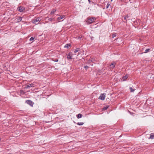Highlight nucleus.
I'll return each mask as SVG.
<instances>
[{
    "label": "nucleus",
    "mask_w": 154,
    "mask_h": 154,
    "mask_svg": "<svg viewBox=\"0 0 154 154\" xmlns=\"http://www.w3.org/2000/svg\"><path fill=\"white\" fill-rule=\"evenodd\" d=\"M55 61H56V62H57V61H58V60H56Z\"/></svg>",
    "instance_id": "30"
},
{
    "label": "nucleus",
    "mask_w": 154,
    "mask_h": 154,
    "mask_svg": "<svg viewBox=\"0 0 154 154\" xmlns=\"http://www.w3.org/2000/svg\"><path fill=\"white\" fill-rule=\"evenodd\" d=\"M127 75H125V76H123V77H127Z\"/></svg>",
    "instance_id": "28"
},
{
    "label": "nucleus",
    "mask_w": 154,
    "mask_h": 154,
    "mask_svg": "<svg viewBox=\"0 0 154 154\" xmlns=\"http://www.w3.org/2000/svg\"><path fill=\"white\" fill-rule=\"evenodd\" d=\"M34 84H29L28 85H27L26 86V87L25 88H29L33 86Z\"/></svg>",
    "instance_id": "9"
},
{
    "label": "nucleus",
    "mask_w": 154,
    "mask_h": 154,
    "mask_svg": "<svg viewBox=\"0 0 154 154\" xmlns=\"http://www.w3.org/2000/svg\"><path fill=\"white\" fill-rule=\"evenodd\" d=\"M110 4L108 3L106 5V8H108L109 6H110Z\"/></svg>",
    "instance_id": "22"
},
{
    "label": "nucleus",
    "mask_w": 154,
    "mask_h": 154,
    "mask_svg": "<svg viewBox=\"0 0 154 154\" xmlns=\"http://www.w3.org/2000/svg\"><path fill=\"white\" fill-rule=\"evenodd\" d=\"M41 17H39L36 18L35 19H32V23L34 24H37L36 23L40 21L41 20ZM38 23H37V24H38Z\"/></svg>",
    "instance_id": "1"
},
{
    "label": "nucleus",
    "mask_w": 154,
    "mask_h": 154,
    "mask_svg": "<svg viewBox=\"0 0 154 154\" xmlns=\"http://www.w3.org/2000/svg\"><path fill=\"white\" fill-rule=\"evenodd\" d=\"M21 91H22L23 92V90H21L20 91V92H21Z\"/></svg>",
    "instance_id": "29"
},
{
    "label": "nucleus",
    "mask_w": 154,
    "mask_h": 154,
    "mask_svg": "<svg viewBox=\"0 0 154 154\" xmlns=\"http://www.w3.org/2000/svg\"><path fill=\"white\" fill-rule=\"evenodd\" d=\"M22 18L21 17H17L16 19V21L17 23H19L22 21Z\"/></svg>",
    "instance_id": "7"
},
{
    "label": "nucleus",
    "mask_w": 154,
    "mask_h": 154,
    "mask_svg": "<svg viewBox=\"0 0 154 154\" xmlns=\"http://www.w3.org/2000/svg\"><path fill=\"white\" fill-rule=\"evenodd\" d=\"M116 33H114L112 34V38H113L114 37H116Z\"/></svg>",
    "instance_id": "24"
},
{
    "label": "nucleus",
    "mask_w": 154,
    "mask_h": 154,
    "mask_svg": "<svg viewBox=\"0 0 154 154\" xmlns=\"http://www.w3.org/2000/svg\"><path fill=\"white\" fill-rule=\"evenodd\" d=\"M116 79L115 78L114 79L115 80H116V79Z\"/></svg>",
    "instance_id": "33"
},
{
    "label": "nucleus",
    "mask_w": 154,
    "mask_h": 154,
    "mask_svg": "<svg viewBox=\"0 0 154 154\" xmlns=\"http://www.w3.org/2000/svg\"><path fill=\"white\" fill-rule=\"evenodd\" d=\"M48 20L49 21H54V18L52 17V18H48Z\"/></svg>",
    "instance_id": "17"
},
{
    "label": "nucleus",
    "mask_w": 154,
    "mask_h": 154,
    "mask_svg": "<svg viewBox=\"0 0 154 154\" xmlns=\"http://www.w3.org/2000/svg\"><path fill=\"white\" fill-rule=\"evenodd\" d=\"M72 54L71 52L69 53L67 55V59L68 60H71L72 59Z\"/></svg>",
    "instance_id": "6"
},
{
    "label": "nucleus",
    "mask_w": 154,
    "mask_h": 154,
    "mask_svg": "<svg viewBox=\"0 0 154 154\" xmlns=\"http://www.w3.org/2000/svg\"><path fill=\"white\" fill-rule=\"evenodd\" d=\"M81 38H82V37H79V38H80V39H81Z\"/></svg>",
    "instance_id": "32"
},
{
    "label": "nucleus",
    "mask_w": 154,
    "mask_h": 154,
    "mask_svg": "<svg viewBox=\"0 0 154 154\" xmlns=\"http://www.w3.org/2000/svg\"><path fill=\"white\" fill-rule=\"evenodd\" d=\"M76 117L78 119H79L82 117V115L81 114L79 113L77 115Z\"/></svg>",
    "instance_id": "10"
},
{
    "label": "nucleus",
    "mask_w": 154,
    "mask_h": 154,
    "mask_svg": "<svg viewBox=\"0 0 154 154\" xmlns=\"http://www.w3.org/2000/svg\"><path fill=\"white\" fill-rule=\"evenodd\" d=\"M84 124V123L83 122H78L77 123V125H82Z\"/></svg>",
    "instance_id": "19"
},
{
    "label": "nucleus",
    "mask_w": 154,
    "mask_h": 154,
    "mask_svg": "<svg viewBox=\"0 0 154 154\" xmlns=\"http://www.w3.org/2000/svg\"><path fill=\"white\" fill-rule=\"evenodd\" d=\"M26 103L32 106L34 104V103L31 100H27L26 101Z\"/></svg>",
    "instance_id": "5"
},
{
    "label": "nucleus",
    "mask_w": 154,
    "mask_h": 154,
    "mask_svg": "<svg viewBox=\"0 0 154 154\" xmlns=\"http://www.w3.org/2000/svg\"><path fill=\"white\" fill-rule=\"evenodd\" d=\"M79 54H80V53H79V52L78 53Z\"/></svg>",
    "instance_id": "34"
},
{
    "label": "nucleus",
    "mask_w": 154,
    "mask_h": 154,
    "mask_svg": "<svg viewBox=\"0 0 154 154\" xmlns=\"http://www.w3.org/2000/svg\"><path fill=\"white\" fill-rule=\"evenodd\" d=\"M127 78H122L120 80V81L122 82L126 81Z\"/></svg>",
    "instance_id": "14"
},
{
    "label": "nucleus",
    "mask_w": 154,
    "mask_h": 154,
    "mask_svg": "<svg viewBox=\"0 0 154 154\" xmlns=\"http://www.w3.org/2000/svg\"><path fill=\"white\" fill-rule=\"evenodd\" d=\"M34 38L33 37H32L30 38L29 39V40L30 41H32L33 40H34Z\"/></svg>",
    "instance_id": "23"
},
{
    "label": "nucleus",
    "mask_w": 154,
    "mask_h": 154,
    "mask_svg": "<svg viewBox=\"0 0 154 154\" xmlns=\"http://www.w3.org/2000/svg\"><path fill=\"white\" fill-rule=\"evenodd\" d=\"M70 47V44H66L64 46V48H68L69 47Z\"/></svg>",
    "instance_id": "13"
},
{
    "label": "nucleus",
    "mask_w": 154,
    "mask_h": 154,
    "mask_svg": "<svg viewBox=\"0 0 154 154\" xmlns=\"http://www.w3.org/2000/svg\"><path fill=\"white\" fill-rule=\"evenodd\" d=\"M89 67L87 66H84V68L85 69H87Z\"/></svg>",
    "instance_id": "25"
},
{
    "label": "nucleus",
    "mask_w": 154,
    "mask_h": 154,
    "mask_svg": "<svg viewBox=\"0 0 154 154\" xmlns=\"http://www.w3.org/2000/svg\"><path fill=\"white\" fill-rule=\"evenodd\" d=\"M130 91L131 92H134V91L135 90L134 89H133L131 87H130Z\"/></svg>",
    "instance_id": "20"
},
{
    "label": "nucleus",
    "mask_w": 154,
    "mask_h": 154,
    "mask_svg": "<svg viewBox=\"0 0 154 154\" xmlns=\"http://www.w3.org/2000/svg\"><path fill=\"white\" fill-rule=\"evenodd\" d=\"M127 17H124V19L125 20H126V18H127Z\"/></svg>",
    "instance_id": "27"
},
{
    "label": "nucleus",
    "mask_w": 154,
    "mask_h": 154,
    "mask_svg": "<svg viewBox=\"0 0 154 154\" xmlns=\"http://www.w3.org/2000/svg\"><path fill=\"white\" fill-rule=\"evenodd\" d=\"M89 2L90 3L91 2L90 0H88Z\"/></svg>",
    "instance_id": "31"
},
{
    "label": "nucleus",
    "mask_w": 154,
    "mask_h": 154,
    "mask_svg": "<svg viewBox=\"0 0 154 154\" xmlns=\"http://www.w3.org/2000/svg\"><path fill=\"white\" fill-rule=\"evenodd\" d=\"M25 8L23 6H20L17 8V10L20 12H23L25 10Z\"/></svg>",
    "instance_id": "4"
},
{
    "label": "nucleus",
    "mask_w": 154,
    "mask_h": 154,
    "mask_svg": "<svg viewBox=\"0 0 154 154\" xmlns=\"http://www.w3.org/2000/svg\"><path fill=\"white\" fill-rule=\"evenodd\" d=\"M111 0V1H112V0Z\"/></svg>",
    "instance_id": "35"
},
{
    "label": "nucleus",
    "mask_w": 154,
    "mask_h": 154,
    "mask_svg": "<svg viewBox=\"0 0 154 154\" xmlns=\"http://www.w3.org/2000/svg\"><path fill=\"white\" fill-rule=\"evenodd\" d=\"M150 50V49L149 48H148L146 49L145 51L143 53H147Z\"/></svg>",
    "instance_id": "15"
},
{
    "label": "nucleus",
    "mask_w": 154,
    "mask_h": 154,
    "mask_svg": "<svg viewBox=\"0 0 154 154\" xmlns=\"http://www.w3.org/2000/svg\"><path fill=\"white\" fill-rule=\"evenodd\" d=\"M94 59L93 58H92L91 59V61H94Z\"/></svg>",
    "instance_id": "26"
},
{
    "label": "nucleus",
    "mask_w": 154,
    "mask_h": 154,
    "mask_svg": "<svg viewBox=\"0 0 154 154\" xmlns=\"http://www.w3.org/2000/svg\"><path fill=\"white\" fill-rule=\"evenodd\" d=\"M154 138V134L151 133L150 135L149 138L153 139Z\"/></svg>",
    "instance_id": "12"
},
{
    "label": "nucleus",
    "mask_w": 154,
    "mask_h": 154,
    "mask_svg": "<svg viewBox=\"0 0 154 154\" xmlns=\"http://www.w3.org/2000/svg\"><path fill=\"white\" fill-rule=\"evenodd\" d=\"M80 50V49L79 48H77L75 49V51H74V53H76V52H78Z\"/></svg>",
    "instance_id": "16"
},
{
    "label": "nucleus",
    "mask_w": 154,
    "mask_h": 154,
    "mask_svg": "<svg viewBox=\"0 0 154 154\" xmlns=\"http://www.w3.org/2000/svg\"><path fill=\"white\" fill-rule=\"evenodd\" d=\"M109 107V106H106L103 107V110H106Z\"/></svg>",
    "instance_id": "21"
},
{
    "label": "nucleus",
    "mask_w": 154,
    "mask_h": 154,
    "mask_svg": "<svg viewBox=\"0 0 154 154\" xmlns=\"http://www.w3.org/2000/svg\"><path fill=\"white\" fill-rule=\"evenodd\" d=\"M106 97V94L105 93L101 94L99 97V99L102 100H103L105 99Z\"/></svg>",
    "instance_id": "3"
},
{
    "label": "nucleus",
    "mask_w": 154,
    "mask_h": 154,
    "mask_svg": "<svg viewBox=\"0 0 154 154\" xmlns=\"http://www.w3.org/2000/svg\"><path fill=\"white\" fill-rule=\"evenodd\" d=\"M56 11V10L55 9H53L52 11L51 12V14H53Z\"/></svg>",
    "instance_id": "18"
},
{
    "label": "nucleus",
    "mask_w": 154,
    "mask_h": 154,
    "mask_svg": "<svg viewBox=\"0 0 154 154\" xmlns=\"http://www.w3.org/2000/svg\"><path fill=\"white\" fill-rule=\"evenodd\" d=\"M60 16L58 17V20H60L61 19L64 18L65 17V16L64 15H62L60 16V15H58V16Z\"/></svg>",
    "instance_id": "8"
},
{
    "label": "nucleus",
    "mask_w": 154,
    "mask_h": 154,
    "mask_svg": "<svg viewBox=\"0 0 154 154\" xmlns=\"http://www.w3.org/2000/svg\"><path fill=\"white\" fill-rule=\"evenodd\" d=\"M96 19L95 18L92 17L88 19L87 20V22L89 24L93 22H94Z\"/></svg>",
    "instance_id": "2"
},
{
    "label": "nucleus",
    "mask_w": 154,
    "mask_h": 154,
    "mask_svg": "<svg viewBox=\"0 0 154 154\" xmlns=\"http://www.w3.org/2000/svg\"><path fill=\"white\" fill-rule=\"evenodd\" d=\"M115 64L116 63L114 62L112 63L110 66L111 68H113L115 67Z\"/></svg>",
    "instance_id": "11"
}]
</instances>
